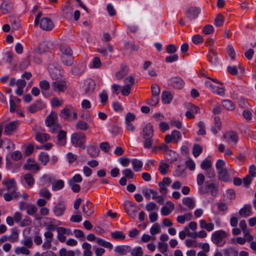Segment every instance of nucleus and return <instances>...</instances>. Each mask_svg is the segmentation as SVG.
<instances>
[{
  "label": "nucleus",
  "mask_w": 256,
  "mask_h": 256,
  "mask_svg": "<svg viewBox=\"0 0 256 256\" xmlns=\"http://www.w3.org/2000/svg\"><path fill=\"white\" fill-rule=\"evenodd\" d=\"M141 135L143 139L144 148L149 149L152 148L154 142L152 139L154 130L153 126L151 124L148 123L144 126Z\"/></svg>",
  "instance_id": "f257e3e1"
},
{
  "label": "nucleus",
  "mask_w": 256,
  "mask_h": 256,
  "mask_svg": "<svg viewBox=\"0 0 256 256\" xmlns=\"http://www.w3.org/2000/svg\"><path fill=\"white\" fill-rule=\"evenodd\" d=\"M55 72H50L52 78L55 80L52 84V86L54 91L56 92H62L66 90V82L63 80H59L62 77L60 72L55 70Z\"/></svg>",
  "instance_id": "f03ea898"
},
{
  "label": "nucleus",
  "mask_w": 256,
  "mask_h": 256,
  "mask_svg": "<svg viewBox=\"0 0 256 256\" xmlns=\"http://www.w3.org/2000/svg\"><path fill=\"white\" fill-rule=\"evenodd\" d=\"M198 192L200 194H210L212 196H216L218 194V188L216 184L212 181L206 182L203 186H199Z\"/></svg>",
  "instance_id": "7ed1b4c3"
},
{
  "label": "nucleus",
  "mask_w": 256,
  "mask_h": 256,
  "mask_svg": "<svg viewBox=\"0 0 256 256\" xmlns=\"http://www.w3.org/2000/svg\"><path fill=\"white\" fill-rule=\"evenodd\" d=\"M228 235V233L224 230H216L212 235V241L217 246H223L226 243V238Z\"/></svg>",
  "instance_id": "20e7f679"
},
{
  "label": "nucleus",
  "mask_w": 256,
  "mask_h": 256,
  "mask_svg": "<svg viewBox=\"0 0 256 256\" xmlns=\"http://www.w3.org/2000/svg\"><path fill=\"white\" fill-rule=\"evenodd\" d=\"M86 136L84 134L74 132L71 135L70 142L74 147H80L83 150L86 148Z\"/></svg>",
  "instance_id": "39448f33"
},
{
  "label": "nucleus",
  "mask_w": 256,
  "mask_h": 256,
  "mask_svg": "<svg viewBox=\"0 0 256 256\" xmlns=\"http://www.w3.org/2000/svg\"><path fill=\"white\" fill-rule=\"evenodd\" d=\"M57 114L54 112H50L46 119V124L49 127L50 131L52 133L56 132L60 128L57 122Z\"/></svg>",
  "instance_id": "423d86ee"
},
{
  "label": "nucleus",
  "mask_w": 256,
  "mask_h": 256,
  "mask_svg": "<svg viewBox=\"0 0 256 256\" xmlns=\"http://www.w3.org/2000/svg\"><path fill=\"white\" fill-rule=\"evenodd\" d=\"M95 86V82L92 79L88 78L84 80L82 88L85 94H90L94 92Z\"/></svg>",
  "instance_id": "0eeeda50"
},
{
  "label": "nucleus",
  "mask_w": 256,
  "mask_h": 256,
  "mask_svg": "<svg viewBox=\"0 0 256 256\" xmlns=\"http://www.w3.org/2000/svg\"><path fill=\"white\" fill-rule=\"evenodd\" d=\"M40 27L44 30L50 31L54 28V24L50 18L47 17L42 18L39 22Z\"/></svg>",
  "instance_id": "6e6552de"
},
{
  "label": "nucleus",
  "mask_w": 256,
  "mask_h": 256,
  "mask_svg": "<svg viewBox=\"0 0 256 256\" xmlns=\"http://www.w3.org/2000/svg\"><path fill=\"white\" fill-rule=\"evenodd\" d=\"M2 184L6 186V189L8 192H14V194H16V192H18L17 191L16 183L14 178L4 179L2 182Z\"/></svg>",
  "instance_id": "1a4fd4ad"
},
{
  "label": "nucleus",
  "mask_w": 256,
  "mask_h": 256,
  "mask_svg": "<svg viewBox=\"0 0 256 256\" xmlns=\"http://www.w3.org/2000/svg\"><path fill=\"white\" fill-rule=\"evenodd\" d=\"M66 209L65 204L60 201L58 202L52 208V212L56 216H60L64 214Z\"/></svg>",
  "instance_id": "9d476101"
},
{
  "label": "nucleus",
  "mask_w": 256,
  "mask_h": 256,
  "mask_svg": "<svg viewBox=\"0 0 256 256\" xmlns=\"http://www.w3.org/2000/svg\"><path fill=\"white\" fill-rule=\"evenodd\" d=\"M54 48L52 44L50 42H42L38 48L36 50L38 54H42L44 52H47Z\"/></svg>",
  "instance_id": "9b49d317"
},
{
  "label": "nucleus",
  "mask_w": 256,
  "mask_h": 256,
  "mask_svg": "<svg viewBox=\"0 0 256 256\" xmlns=\"http://www.w3.org/2000/svg\"><path fill=\"white\" fill-rule=\"evenodd\" d=\"M181 152L183 156H186L188 158V160L185 162L186 168H189L190 170H192V160L188 155L189 148L187 146H183L181 148Z\"/></svg>",
  "instance_id": "f8f14e48"
},
{
  "label": "nucleus",
  "mask_w": 256,
  "mask_h": 256,
  "mask_svg": "<svg viewBox=\"0 0 256 256\" xmlns=\"http://www.w3.org/2000/svg\"><path fill=\"white\" fill-rule=\"evenodd\" d=\"M192 230V222H190L188 226L184 227L183 230L180 232L178 236L181 240H184L186 237L190 238H192V232L190 230Z\"/></svg>",
  "instance_id": "ddd939ff"
},
{
  "label": "nucleus",
  "mask_w": 256,
  "mask_h": 256,
  "mask_svg": "<svg viewBox=\"0 0 256 256\" xmlns=\"http://www.w3.org/2000/svg\"><path fill=\"white\" fill-rule=\"evenodd\" d=\"M131 250V248L127 245H120L116 246L114 248V252L120 256L126 255Z\"/></svg>",
  "instance_id": "4468645a"
},
{
  "label": "nucleus",
  "mask_w": 256,
  "mask_h": 256,
  "mask_svg": "<svg viewBox=\"0 0 256 256\" xmlns=\"http://www.w3.org/2000/svg\"><path fill=\"white\" fill-rule=\"evenodd\" d=\"M86 68V64L80 63L71 70V72L74 76H80L84 72Z\"/></svg>",
  "instance_id": "2eb2a0df"
},
{
  "label": "nucleus",
  "mask_w": 256,
  "mask_h": 256,
  "mask_svg": "<svg viewBox=\"0 0 256 256\" xmlns=\"http://www.w3.org/2000/svg\"><path fill=\"white\" fill-rule=\"evenodd\" d=\"M83 212L88 216H91L94 212V208L90 201H87L82 206Z\"/></svg>",
  "instance_id": "dca6fc26"
},
{
  "label": "nucleus",
  "mask_w": 256,
  "mask_h": 256,
  "mask_svg": "<svg viewBox=\"0 0 256 256\" xmlns=\"http://www.w3.org/2000/svg\"><path fill=\"white\" fill-rule=\"evenodd\" d=\"M125 210L126 213L131 217L136 216V208L130 201H127L124 204Z\"/></svg>",
  "instance_id": "f3484780"
},
{
  "label": "nucleus",
  "mask_w": 256,
  "mask_h": 256,
  "mask_svg": "<svg viewBox=\"0 0 256 256\" xmlns=\"http://www.w3.org/2000/svg\"><path fill=\"white\" fill-rule=\"evenodd\" d=\"M252 206L250 204H246L238 211V214L243 218H246L252 214Z\"/></svg>",
  "instance_id": "a211bd4d"
},
{
  "label": "nucleus",
  "mask_w": 256,
  "mask_h": 256,
  "mask_svg": "<svg viewBox=\"0 0 256 256\" xmlns=\"http://www.w3.org/2000/svg\"><path fill=\"white\" fill-rule=\"evenodd\" d=\"M17 122L12 121L6 124L4 126V132L6 134H10L13 132H14L17 126Z\"/></svg>",
  "instance_id": "6ab92c4d"
},
{
  "label": "nucleus",
  "mask_w": 256,
  "mask_h": 256,
  "mask_svg": "<svg viewBox=\"0 0 256 256\" xmlns=\"http://www.w3.org/2000/svg\"><path fill=\"white\" fill-rule=\"evenodd\" d=\"M13 4L10 2H4L0 5V10L3 14L10 12L13 8Z\"/></svg>",
  "instance_id": "aec40b11"
},
{
  "label": "nucleus",
  "mask_w": 256,
  "mask_h": 256,
  "mask_svg": "<svg viewBox=\"0 0 256 256\" xmlns=\"http://www.w3.org/2000/svg\"><path fill=\"white\" fill-rule=\"evenodd\" d=\"M170 84L174 88L180 89L183 88L184 82L180 78H174L171 79Z\"/></svg>",
  "instance_id": "412c9836"
},
{
  "label": "nucleus",
  "mask_w": 256,
  "mask_h": 256,
  "mask_svg": "<svg viewBox=\"0 0 256 256\" xmlns=\"http://www.w3.org/2000/svg\"><path fill=\"white\" fill-rule=\"evenodd\" d=\"M26 82L24 80L19 79L17 80L16 86L18 88L16 91V93L17 95L21 96L24 92V88L26 86Z\"/></svg>",
  "instance_id": "4be33fe9"
},
{
  "label": "nucleus",
  "mask_w": 256,
  "mask_h": 256,
  "mask_svg": "<svg viewBox=\"0 0 256 256\" xmlns=\"http://www.w3.org/2000/svg\"><path fill=\"white\" fill-rule=\"evenodd\" d=\"M66 132L63 130L59 132L58 136L57 144L60 146H64L66 143Z\"/></svg>",
  "instance_id": "5701e85b"
},
{
  "label": "nucleus",
  "mask_w": 256,
  "mask_h": 256,
  "mask_svg": "<svg viewBox=\"0 0 256 256\" xmlns=\"http://www.w3.org/2000/svg\"><path fill=\"white\" fill-rule=\"evenodd\" d=\"M165 158L170 162H173L177 160L178 154L175 152L169 150L166 152Z\"/></svg>",
  "instance_id": "b1692460"
},
{
  "label": "nucleus",
  "mask_w": 256,
  "mask_h": 256,
  "mask_svg": "<svg viewBox=\"0 0 256 256\" xmlns=\"http://www.w3.org/2000/svg\"><path fill=\"white\" fill-rule=\"evenodd\" d=\"M20 196V194L19 192H16L14 194V192H8L4 194V198L6 202H10L14 198H18Z\"/></svg>",
  "instance_id": "393cba45"
},
{
  "label": "nucleus",
  "mask_w": 256,
  "mask_h": 256,
  "mask_svg": "<svg viewBox=\"0 0 256 256\" xmlns=\"http://www.w3.org/2000/svg\"><path fill=\"white\" fill-rule=\"evenodd\" d=\"M222 128V122L218 116H216L214 118V126H212L211 131L212 132L216 134L218 132V130H220Z\"/></svg>",
  "instance_id": "a878e982"
},
{
  "label": "nucleus",
  "mask_w": 256,
  "mask_h": 256,
  "mask_svg": "<svg viewBox=\"0 0 256 256\" xmlns=\"http://www.w3.org/2000/svg\"><path fill=\"white\" fill-rule=\"evenodd\" d=\"M173 98V96L169 92H163L162 94V99L164 104H170Z\"/></svg>",
  "instance_id": "bb28decb"
},
{
  "label": "nucleus",
  "mask_w": 256,
  "mask_h": 256,
  "mask_svg": "<svg viewBox=\"0 0 256 256\" xmlns=\"http://www.w3.org/2000/svg\"><path fill=\"white\" fill-rule=\"evenodd\" d=\"M218 174L220 180L224 182H228L229 180V176L226 168H224L218 171Z\"/></svg>",
  "instance_id": "cd10ccee"
},
{
  "label": "nucleus",
  "mask_w": 256,
  "mask_h": 256,
  "mask_svg": "<svg viewBox=\"0 0 256 256\" xmlns=\"http://www.w3.org/2000/svg\"><path fill=\"white\" fill-rule=\"evenodd\" d=\"M88 154L92 158H96L98 156L100 150L96 146H90L88 147Z\"/></svg>",
  "instance_id": "c85d7f7f"
},
{
  "label": "nucleus",
  "mask_w": 256,
  "mask_h": 256,
  "mask_svg": "<svg viewBox=\"0 0 256 256\" xmlns=\"http://www.w3.org/2000/svg\"><path fill=\"white\" fill-rule=\"evenodd\" d=\"M52 190L54 191L62 189L64 186V182L62 180H54L52 184Z\"/></svg>",
  "instance_id": "c756f323"
},
{
  "label": "nucleus",
  "mask_w": 256,
  "mask_h": 256,
  "mask_svg": "<svg viewBox=\"0 0 256 256\" xmlns=\"http://www.w3.org/2000/svg\"><path fill=\"white\" fill-rule=\"evenodd\" d=\"M31 162L32 160L30 158L28 159L26 163L24 166V168L26 170H39L40 166L38 164L34 162L30 163Z\"/></svg>",
  "instance_id": "7c9ffc66"
},
{
  "label": "nucleus",
  "mask_w": 256,
  "mask_h": 256,
  "mask_svg": "<svg viewBox=\"0 0 256 256\" xmlns=\"http://www.w3.org/2000/svg\"><path fill=\"white\" fill-rule=\"evenodd\" d=\"M63 16L68 19L70 20L72 16L73 10L70 6H66L63 8Z\"/></svg>",
  "instance_id": "2f4dec72"
},
{
  "label": "nucleus",
  "mask_w": 256,
  "mask_h": 256,
  "mask_svg": "<svg viewBox=\"0 0 256 256\" xmlns=\"http://www.w3.org/2000/svg\"><path fill=\"white\" fill-rule=\"evenodd\" d=\"M132 164L133 170L136 172H140L142 170L143 164L142 161L134 158L132 160Z\"/></svg>",
  "instance_id": "473e14b6"
},
{
  "label": "nucleus",
  "mask_w": 256,
  "mask_h": 256,
  "mask_svg": "<svg viewBox=\"0 0 256 256\" xmlns=\"http://www.w3.org/2000/svg\"><path fill=\"white\" fill-rule=\"evenodd\" d=\"M82 246L84 250L83 252L84 256H92V246L90 244L87 242H84L82 244Z\"/></svg>",
  "instance_id": "72a5a7b5"
},
{
  "label": "nucleus",
  "mask_w": 256,
  "mask_h": 256,
  "mask_svg": "<svg viewBox=\"0 0 256 256\" xmlns=\"http://www.w3.org/2000/svg\"><path fill=\"white\" fill-rule=\"evenodd\" d=\"M96 242L98 245L104 246L110 250H111L113 246L110 242H106L102 238H97L96 239Z\"/></svg>",
  "instance_id": "f704fd0d"
},
{
  "label": "nucleus",
  "mask_w": 256,
  "mask_h": 256,
  "mask_svg": "<svg viewBox=\"0 0 256 256\" xmlns=\"http://www.w3.org/2000/svg\"><path fill=\"white\" fill-rule=\"evenodd\" d=\"M50 136L46 133L38 132L36 135V140L41 143L48 141L50 139Z\"/></svg>",
  "instance_id": "c9c22d12"
},
{
  "label": "nucleus",
  "mask_w": 256,
  "mask_h": 256,
  "mask_svg": "<svg viewBox=\"0 0 256 256\" xmlns=\"http://www.w3.org/2000/svg\"><path fill=\"white\" fill-rule=\"evenodd\" d=\"M50 160L48 154L44 152H41L38 156V160L41 164L45 166L47 164Z\"/></svg>",
  "instance_id": "e433bc0d"
},
{
  "label": "nucleus",
  "mask_w": 256,
  "mask_h": 256,
  "mask_svg": "<svg viewBox=\"0 0 256 256\" xmlns=\"http://www.w3.org/2000/svg\"><path fill=\"white\" fill-rule=\"evenodd\" d=\"M60 50L62 52V56H72V52L71 48L68 46H62L60 48Z\"/></svg>",
  "instance_id": "4c0bfd02"
},
{
  "label": "nucleus",
  "mask_w": 256,
  "mask_h": 256,
  "mask_svg": "<svg viewBox=\"0 0 256 256\" xmlns=\"http://www.w3.org/2000/svg\"><path fill=\"white\" fill-rule=\"evenodd\" d=\"M210 52L208 56V60L212 64H214L218 62L216 52L212 49L210 50Z\"/></svg>",
  "instance_id": "58836bf2"
},
{
  "label": "nucleus",
  "mask_w": 256,
  "mask_h": 256,
  "mask_svg": "<svg viewBox=\"0 0 256 256\" xmlns=\"http://www.w3.org/2000/svg\"><path fill=\"white\" fill-rule=\"evenodd\" d=\"M102 63L98 57H94L89 64L90 68H98L101 66Z\"/></svg>",
  "instance_id": "ea45409f"
},
{
  "label": "nucleus",
  "mask_w": 256,
  "mask_h": 256,
  "mask_svg": "<svg viewBox=\"0 0 256 256\" xmlns=\"http://www.w3.org/2000/svg\"><path fill=\"white\" fill-rule=\"evenodd\" d=\"M222 106L226 110H232L234 109L235 106L234 103L230 100H225L222 102Z\"/></svg>",
  "instance_id": "a19ab883"
},
{
  "label": "nucleus",
  "mask_w": 256,
  "mask_h": 256,
  "mask_svg": "<svg viewBox=\"0 0 256 256\" xmlns=\"http://www.w3.org/2000/svg\"><path fill=\"white\" fill-rule=\"evenodd\" d=\"M200 225L202 228L206 229L209 232L214 229V224L212 223H206L203 220L200 221Z\"/></svg>",
  "instance_id": "79ce46f5"
},
{
  "label": "nucleus",
  "mask_w": 256,
  "mask_h": 256,
  "mask_svg": "<svg viewBox=\"0 0 256 256\" xmlns=\"http://www.w3.org/2000/svg\"><path fill=\"white\" fill-rule=\"evenodd\" d=\"M132 256H144V252L140 246H136L132 249L130 252Z\"/></svg>",
  "instance_id": "37998d69"
},
{
  "label": "nucleus",
  "mask_w": 256,
  "mask_h": 256,
  "mask_svg": "<svg viewBox=\"0 0 256 256\" xmlns=\"http://www.w3.org/2000/svg\"><path fill=\"white\" fill-rule=\"evenodd\" d=\"M50 219V222L46 226V230H48L47 231L51 232L52 230H54L56 229V227L54 224H55L57 226L60 225V222L55 219Z\"/></svg>",
  "instance_id": "c03bdc74"
},
{
  "label": "nucleus",
  "mask_w": 256,
  "mask_h": 256,
  "mask_svg": "<svg viewBox=\"0 0 256 256\" xmlns=\"http://www.w3.org/2000/svg\"><path fill=\"white\" fill-rule=\"evenodd\" d=\"M169 166L166 163L161 161L160 164L158 167V170L160 173L162 175H165L168 172Z\"/></svg>",
  "instance_id": "a18cd8bd"
},
{
  "label": "nucleus",
  "mask_w": 256,
  "mask_h": 256,
  "mask_svg": "<svg viewBox=\"0 0 256 256\" xmlns=\"http://www.w3.org/2000/svg\"><path fill=\"white\" fill-rule=\"evenodd\" d=\"M111 236L116 240H123L125 238L126 236L120 231H116L110 233Z\"/></svg>",
  "instance_id": "49530a36"
},
{
  "label": "nucleus",
  "mask_w": 256,
  "mask_h": 256,
  "mask_svg": "<svg viewBox=\"0 0 256 256\" xmlns=\"http://www.w3.org/2000/svg\"><path fill=\"white\" fill-rule=\"evenodd\" d=\"M61 60L63 64L66 66H71L74 63V58L72 56H61Z\"/></svg>",
  "instance_id": "de8ad7c7"
},
{
  "label": "nucleus",
  "mask_w": 256,
  "mask_h": 256,
  "mask_svg": "<svg viewBox=\"0 0 256 256\" xmlns=\"http://www.w3.org/2000/svg\"><path fill=\"white\" fill-rule=\"evenodd\" d=\"M75 127L76 129L82 130H86L89 128L88 124L83 120L78 121L76 124Z\"/></svg>",
  "instance_id": "09e8293b"
},
{
  "label": "nucleus",
  "mask_w": 256,
  "mask_h": 256,
  "mask_svg": "<svg viewBox=\"0 0 256 256\" xmlns=\"http://www.w3.org/2000/svg\"><path fill=\"white\" fill-rule=\"evenodd\" d=\"M203 148L198 144H195L193 146V156L197 158L202 152Z\"/></svg>",
  "instance_id": "8fccbe9b"
},
{
  "label": "nucleus",
  "mask_w": 256,
  "mask_h": 256,
  "mask_svg": "<svg viewBox=\"0 0 256 256\" xmlns=\"http://www.w3.org/2000/svg\"><path fill=\"white\" fill-rule=\"evenodd\" d=\"M15 253L16 254H24L26 255H28L30 254V250L28 249L24 246L16 247L15 249Z\"/></svg>",
  "instance_id": "3c124183"
},
{
  "label": "nucleus",
  "mask_w": 256,
  "mask_h": 256,
  "mask_svg": "<svg viewBox=\"0 0 256 256\" xmlns=\"http://www.w3.org/2000/svg\"><path fill=\"white\" fill-rule=\"evenodd\" d=\"M24 179L29 186H32L34 182V180L32 174H26L24 176Z\"/></svg>",
  "instance_id": "603ef678"
},
{
  "label": "nucleus",
  "mask_w": 256,
  "mask_h": 256,
  "mask_svg": "<svg viewBox=\"0 0 256 256\" xmlns=\"http://www.w3.org/2000/svg\"><path fill=\"white\" fill-rule=\"evenodd\" d=\"M200 168L204 170L209 169L212 168V162L210 160L206 158L201 163Z\"/></svg>",
  "instance_id": "864d4df0"
},
{
  "label": "nucleus",
  "mask_w": 256,
  "mask_h": 256,
  "mask_svg": "<svg viewBox=\"0 0 256 256\" xmlns=\"http://www.w3.org/2000/svg\"><path fill=\"white\" fill-rule=\"evenodd\" d=\"M58 233H61L63 234H66L67 236H72V232L70 229L64 228V227H58L56 228Z\"/></svg>",
  "instance_id": "5fc2aeb1"
},
{
  "label": "nucleus",
  "mask_w": 256,
  "mask_h": 256,
  "mask_svg": "<svg viewBox=\"0 0 256 256\" xmlns=\"http://www.w3.org/2000/svg\"><path fill=\"white\" fill-rule=\"evenodd\" d=\"M224 22V16L222 14H218L214 19V25L216 26H221Z\"/></svg>",
  "instance_id": "6e6d98bb"
},
{
  "label": "nucleus",
  "mask_w": 256,
  "mask_h": 256,
  "mask_svg": "<svg viewBox=\"0 0 256 256\" xmlns=\"http://www.w3.org/2000/svg\"><path fill=\"white\" fill-rule=\"evenodd\" d=\"M228 140H230V142H233L234 144H236L238 137L236 132H230L228 134Z\"/></svg>",
  "instance_id": "4d7b16f0"
},
{
  "label": "nucleus",
  "mask_w": 256,
  "mask_h": 256,
  "mask_svg": "<svg viewBox=\"0 0 256 256\" xmlns=\"http://www.w3.org/2000/svg\"><path fill=\"white\" fill-rule=\"evenodd\" d=\"M40 196L46 199H50L51 197V194L50 191L46 188H42L39 192Z\"/></svg>",
  "instance_id": "13d9d810"
},
{
  "label": "nucleus",
  "mask_w": 256,
  "mask_h": 256,
  "mask_svg": "<svg viewBox=\"0 0 256 256\" xmlns=\"http://www.w3.org/2000/svg\"><path fill=\"white\" fill-rule=\"evenodd\" d=\"M212 92L220 96H223L224 94L225 90L222 87H219L214 86L212 89Z\"/></svg>",
  "instance_id": "bf43d9fd"
},
{
  "label": "nucleus",
  "mask_w": 256,
  "mask_h": 256,
  "mask_svg": "<svg viewBox=\"0 0 256 256\" xmlns=\"http://www.w3.org/2000/svg\"><path fill=\"white\" fill-rule=\"evenodd\" d=\"M39 86L42 93L48 90L50 86L49 82L46 80L41 81L40 82Z\"/></svg>",
  "instance_id": "052dcab7"
},
{
  "label": "nucleus",
  "mask_w": 256,
  "mask_h": 256,
  "mask_svg": "<svg viewBox=\"0 0 256 256\" xmlns=\"http://www.w3.org/2000/svg\"><path fill=\"white\" fill-rule=\"evenodd\" d=\"M99 97L100 98V102L103 104L107 102L108 100V96L106 90H103L100 94Z\"/></svg>",
  "instance_id": "680f3d73"
},
{
  "label": "nucleus",
  "mask_w": 256,
  "mask_h": 256,
  "mask_svg": "<svg viewBox=\"0 0 256 256\" xmlns=\"http://www.w3.org/2000/svg\"><path fill=\"white\" fill-rule=\"evenodd\" d=\"M160 232V226L156 223L152 225L150 228V233L152 235L154 236Z\"/></svg>",
  "instance_id": "e2e57ef3"
},
{
  "label": "nucleus",
  "mask_w": 256,
  "mask_h": 256,
  "mask_svg": "<svg viewBox=\"0 0 256 256\" xmlns=\"http://www.w3.org/2000/svg\"><path fill=\"white\" fill-rule=\"evenodd\" d=\"M198 127V130L196 132L198 135H205L206 132L204 129L205 126L204 124L202 122H200L197 124Z\"/></svg>",
  "instance_id": "0e129e2a"
},
{
  "label": "nucleus",
  "mask_w": 256,
  "mask_h": 256,
  "mask_svg": "<svg viewBox=\"0 0 256 256\" xmlns=\"http://www.w3.org/2000/svg\"><path fill=\"white\" fill-rule=\"evenodd\" d=\"M182 204L189 209L192 208V198L190 197H184L182 198Z\"/></svg>",
  "instance_id": "69168bd1"
},
{
  "label": "nucleus",
  "mask_w": 256,
  "mask_h": 256,
  "mask_svg": "<svg viewBox=\"0 0 256 256\" xmlns=\"http://www.w3.org/2000/svg\"><path fill=\"white\" fill-rule=\"evenodd\" d=\"M158 248L159 251L162 253L164 254L168 252V245L166 243L164 242H159L158 244Z\"/></svg>",
  "instance_id": "338daca9"
},
{
  "label": "nucleus",
  "mask_w": 256,
  "mask_h": 256,
  "mask_svg": "<svg viewBox=\"0 0 256 256\" xmlns=\"http://www.w3.org/2000/svg\"><path fill=\"white\" fill-rule=\"evenodd\" d=\"M37 211V208L34 205L30 204L27 208L26 213L28 215L32 216L35 214Z\"/></svg>",
  "instance_id": "774afa93"
}]
</instances>
